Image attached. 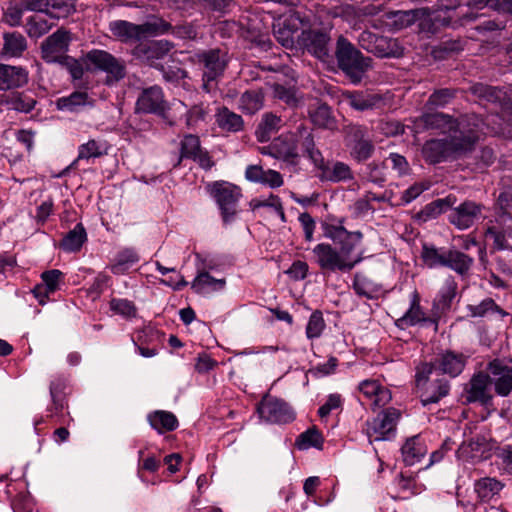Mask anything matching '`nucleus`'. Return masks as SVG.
<instances>
[{"instance_id": "53", "label": "nucleus", "mask_w": 512, "mask_h": 512, "mask_svg": "<svg viewBox=\"0 0 512 512\" xmlns=\"http://www.w3.org/2000/svg\"><path fill=\"white\" fill-rule=\"evenodd\" d=\"M7 104L12 110L28 113L35 107L36 100L27 93L15 92L8 96Z\"/></svg>"}, {"instance_id": "1", "label": "nucleus", "mask_w": 512, "mask_h": 512, "mask_svg": "<svg viewBox=\"0 0 512 512\" xmlns=\"http://www.w3.org/2000/svg\"><path fill=\"white\" fill-rule=\"evenodd\" d=\"M460 129L461 135L456 133L442 139L427 140L421 149L424 160L429 164H438L471 152L479 140L481 120L478 117L463 118Z\"/></svg>"}, {"instance_id": "60", "label": "nucleus", "mask_w": 512, "mask_h": 512, "mask_svg": "<svg viewBox=\"0 0 512 512\" xmlns=\"http://www.w3.org/2000/svg\"><path fill=\"white\" fill-rule=\"evenodd\" d=\"M325 322L322 313L318 310L314 311L308 321L306 327V335L309 339L318 338L322 334Z\"/></svg>"}, {"instance_id": "29", "label": "nucleus", "mask_w": 512, "mask_h": 512, "mask_svg": "<svg viewBox=\"0 0 512 512\" xmlns=\"http://www.w3.org/2000/svg\"><path fill=\"white\" fill-rule=\"evenodd\" d=\"M28 81L25 69L10 65H0V90L20 87Z\"/></svg>"}, {"instance_id": "62", "label": "nucleus", "mask_w": 512, "mask_h": 512, "mask_svg": "<svg viewBox=\"0 0 512 512\" xmlns=\"http://www.w3.org/2000/svg\"><path fill=\"white\" fill-rule=\"evenodd\" d=\"M455 97V90L443 88L434 91L427 101V105L435 107H444L452 101Z\"/></svg>"}, {"instance_id": "7", "label": "nucleus", "mask_w": 512, "mask_h": 512, "mask_svg": "<svg viewBox=\"0 0 512 512\" xmlns=\"http://www.w3.org/2000/svg\"><path fill=\"white\" fill-rule=\"evenodd\" d=\"M316 263L325 272H348L363 260V252L359 253L354 262H346L344 256L331 244L320 243L312 250Z\"/></svg>"}, {"instance_id": "6", "label": "nucleus", "mask_w": 512, "mask_h": 512, "mask_svg": "<svg viewBox=\"0 0 512 512\" xmlns=\"http://www.w3.org/2000/svg\"><path fill=\"white\" fill-rule=\"evenodd\" d=\"M209 191L221 211L223 221L231 222L237 214L241 189L229 182L217 181L209 185Z\"/></svg>"}, {"instance_id": "2", "label": "nucleus", "mask_w": 512, "mask_h": 512, "mask_svg": "<svg viewBox=\"0 0 512 512\" xmlns=\"http://www.w3.org/2000/svg\"><path fill=\"white\" fill-rule=\"evenodd\" d=\"M335 57L338 67L353 83H359L370 68L371 59L363 54L344 36L336 42Z\"/></svg>"}, {"instance_id": "28", "label": "nucleus", "mask_w": 512, "mask_h": 512, "mask_svg": "<svg viewBox=\"0 0 512 512\" xmlns=\"http://www.w3.org/2000/svg\"><path fill=\"white\" fill-rule=\"evenodd\" d=\"M489 445L486 437L476 435L464 441L458 448V457L466 461H475L483 457Z\"/></svg>"}, {"instance_id": "32", "label": "nucleus", "mask_w": 512, "mask_h": 512, "mask_svg": "<svg viewBox=\"0 0 512 512\" xmlns=\"http://www.w3.org/2000/svg\"><path fill=\"white\" fill-rule=\"evenodd\" d=\"M225 285L224 278L216 279L205 270V267H202L198 268V274L193 280L191 288L198 294H207L221 290Z\"/></svg>"}, {"instance_id": "43", "label": "nucleus", "mask_w": 512, "mask_h": 512, "mask_svg": "<svg viewBox=\"0 0 512 512\" xmlns=\"http://www.w3.org/2000/svg\"><path fill=\"white\" fill-rule=\"evenodd\" d=\"M3 40V52L6 55L19 57L27 49V41L19 32L5 33Z\"/></svg>"}, {"instance_id": "22", "label": "nucleus", "mask_w": 512, "mask_h": 512, "mask_svg": "<svg viewBox=\"0 0 512 512\" xmlns=\"http://www.w3.org/2000/svg\"><path fill=\"white\" fill-rule=\"evenodd\" d=\"M165 109L166 101L162 89L158 86L144 89L136 102L137 112L162 114Z\"/></svg>"}, {"instance_id": "51", "label": "nucleus", "mask_w": 512, "mask_h": 512, "mask_svg": "<svg viewBox=\"0 0 512 512\" xmlns=\"http://www.w3.org/2000/svg\"><path fill=\"white\" fill-rule=\"evenodd\" d=\"M363 234L360 231L348 232L337 244L338 250L344 256L346 262H354L356 257H352L353 250L361 243Z\"/></svg>"}, {"instance_id": "39", "label": "nucleus", "mask_w": 512, "mask_h": 512, "mask_svg": "<svg viewBox=\"0 0 512 512\" xmlns=\"http://www.w3.org/2000/svg\"><path fill=\"white\" fill-rule=\"evenodd\" d=\"M92 103L88 94L83 91H76L66 97H61L56 101V106L59 110L76 112L81 107L90 105Z\"/></svg>"}, {"instance_id": "46", "label": "nucleus", "mask_w": 512, "mask_h": 512, "mask_svg": "<svg viewBox=\"0 0 512 512\" xmlns=\"http://www.w3.org/2000/svg\"><path fill=\"white\" fill-rule=\"evenodd\" d=\"M66 388V379L62 376H55L50 382V396L52 400L53 409L58 413L61 412L66 406L67 402L64 395Z\"/></svg>"}, {"instance_id": "10", "label": "nucleus", "mask_w": 512, "mask_h": 512, "mask_svg": "<svg viewBox=\"0 0 512 512\" xmlns=\"http://www.w3.org/2000/svg\"><path fill=\"white\" fill-rule=\"evenodd\" d=\"M203 67V89L211 91V83L221 77L228 64L227 52L219 48L209 49L195 55Z\"/></svg>"}, {"instance_id": "36", "label": "nucleus", "mask_w": 512, "mask_h": 512, "mask_svg": "<svg viewBox=\"0 0 512 512\" xmlns=\"http://www.w3.org/2000/svg\"><path fill=\"white\" fill-rule=\"evenodd\" d=\"M449 390L450 385L446 378H435L421 395V402L424 406L437 403L441 398L448 395Z\"/></svg>"}, {"instance_id": "4", "label": "nucleus", "mask_w": 512, "mask_h": 512, "mask_svg": "<svg viewBox=\"0 0 512 512\" xmlns=\"http://www.w3.org/2000/svg\"><path fill=\"white\" fill-rule=\"evenodd\" d=\"M170 28L171 24L163 19H156L139 25L125 20H115L109 24L112 35L125 43L138 41L148 36L165 34Z\"/></svg>"}, {"instance_id": "63", "label": "nucleus", "mask_w": 512, "mask_h": 512, "mask_svg": "<svg viewBox=\"0 0 512 512\" xmlns=\"http://www.w3.org/2000/svg\"><path fill=\"white\" fill-rule=\"evenodd\" d=\"M457 284L453 279H448L439 295V304L442 308H448L456 295Z\"/></svg>"}, {"instance_id": "47", "label": "nucleus", "mask_w": 512, "mask_h": 512, "mask_svg": "<svg viewBox=\"0 0 512 512\" xmlns=\"http://www.w3.org/2000/svg\"><path fill=\"white\" fill-rule=\"evenodd\" d=\"M297 136H299L302 139L301 146L307 153L308 157L312 160L314 165L322 163V153L315 147L314 139L310 131L304 127L303 125H300L297 128V133H295Z\"/></svg>"}, {"instance_id": "13", "label": "nucleus", "mask_w": 512, "mask_h": 512, "mask_svg": "<svg viewBox=\"0 0 512 512\" xmlns=\"http://www.w3.org/2000/svg\"><path fill=\"white\" fill-rule=\"evenodd\" d=\"M330 42L329 33L320 29L303 30L298 37L299 45L321 61L330 58Z\"/></svg>"}, {"instance_id": "27", "label": "nucleus", "mask_w": 512, "mask_h": 512, "mask_svg": "<svg viewBox=\"0 0 512 512\" xmlns=\"http://www.w3.org/2000/svg\"><path fill=\"white\" fill-rule=\"evenodd\" d=\"M316 167L321 171L320 178L325 181L341 182L353 179L350 166L344 162L325 163L323 158L322 163L317 164Z\"/></svg>"}, {"instance_id": "15", "label": "nucleus", "mask_w": 512, "mask_h": 512, "mask_svg": "<svg viewBox=\"0 0 512 512\" xmlns=\"http://www.w3.org/2000/svg\"><path fill=\"white\" fill-rule=\"evenodd\" d=\"M309 23V19L299 11H291L285 18H279L273 24V34L276 40L286 48L294 45V34L301 26Z\"/></svg>"}, {"instance_id": "38", "label": "nucleus", "mask_w": 512, "mask_h": 512, "mask_svg": "<svg viewBox=\"0 0 512 512\" xmlns=\"http://www.w3.org/2000/svg\"><path fill=\"white\" fill-rule=\"evenodd\" d=\"M138 261V253L132 248H125L116 255L113 263L110 265V270L113 274L121 275L126 273Z\"/></svg>"}, {"instance_id": "17", "label": "nucleus", "mask_w": 512, "mask_h": 512, "mask_svg": "<svg viewBox=\"0 0 512 512\" xmlns=\"http://www.w3.org/2000/svg\"><path fill=\"white\" fill-rule=\"evenodd\" d=\"M490 376L479 372L474 374L470 381L465 385L463 399L464 403L478 402L481 405L488 406L492 401L490 393Z\"/></svg>"}, {"instance_id": "20", "label": "nucleus", "mask_w": 512, "mask_h": 512, "mask_svg": "<svg viewBox=\"0 0 512 512\" xmlns=\"http://www.w3.org/2000/svg\"><path fill=\"white\" fill-rule=\"evenodd\" d=\"M297 135L295 133L283 134L275 138L270 145L261 148L262 154H268L285 161H293L297 156Z\"/></svg>"}, {"instance_id": "25", "label": "nucleus", "mask_w": 512, "mask_h": 512, "mask_svg": "<svg viewBox=\"0 0 512 512\" xmlns=\"http://www.w3.org/2000/svg\"><path fill=\"white\" fill-rule=\"evenodd\" d=\"M41 279L42 283L36 285L32 292L39 304L44 305L49 295L60 289L63 283V273L57 269L48 270L41 274Z\"/></svg>"}, {"instance_id": "54", "label": "nucleus", "mask_w": 512, "mask_h": 512, "mask_svg": "<svg viewBox=\"0 0 512 512\" xmlns=\"http://www.w3.org/2000/svg\"><path fill=\"white\" fill-rule=\"evenodd\" d=\"M323 442L324 439L320 431L317 428L312 427L298 436L295 445L300 450H306L310 447L321 448Z\"/></svg>"}, {"instance_id": "55", "label": "nucleus", "mask_w": 512, "mask_h": 512, "mask_svg": "<svg viewBox=\"0 0 512 512\" xmlns=\"http://www.w3.org/2000/svg\"><path fill=\"white\" fill-rule=\"evenodd\" d=\"M201 150L202 149L198 136L192 134L185 135L181 141L180 156L177 163L175 164V167L179 166L181 161L185 158L193 159Z\"/></svg>"}, {"instance_id": "16", "label": "nucleus", "mask_w": 512, "mask_h": 512, "mask_svg": "<svg viewBox=\"0 0 512 512\" xmlns=\"http://www.w3.org/2000/svg\"><path fill=\"white\" fill-rule=\"evenodd\" d=\"M476 117L475 115H465L459 119L442 112L424 113L417 118L415 124L424 129L439 130L444 133L461 135L460 123L463 118Z\"/></svg>"}, {"instance_id": "61", "label": "nucleus", "mask_w": 512, "mask_h": 512, "mask_svg": "<svg viewBox=\"0 0 512 512\" xmlns=\"http://www.w3.org/2000/svg\"><path fill=\"white\" fill-rule=\"evenodd\" d=\"M24 10L17 2V0H11L7 9L4 12L3 21L9 26H19L21 23L22 15Z\"/></svg>"}, {"instance_id": "40", "label": "nucleus", "mask_w": 512, "mask_h": 512, "mask_svg": "<svg viewBox=\"0 0 512 512\" xmlns=\"http://www.w3.org/2000/svg\"><path fill=\"white\" fill-rule=\"evenodd\" d=\"M455 203V197L448 196L443 199H437L427 204L419 213V219L428 221L437 218L442 213L446 212Z\"/></svg>"}, {"instance_id": "11", "label": "nucleus", "mask_w": 512, "mask_h": 512, "mask_svg": "<svg viewBox=\"0 0 512 512\" xmlns=\"http://www.w3.org/2000/svg\"><path fill=\"white\" fill-rule=\"evenodd\" d=\"M86 60L96 69L107 74V83L118 82L126 75L123 61L117 59L105 50L94 49L86 54Z\"/></svg>"}, {"instance_id": "23", "label": "nucleus", "mask_w": 512, "mask_h": 512, "mask_svg": "<svg viewBox=\"0 0 512 512\" xmlns=\"http://www.w3.org/2000/svg\"><path fill=\"white\" fill-rule=\"evenodd\" d=\"M486 237L493 240L497 250L512 249V218L501 216L495 225L486 230Z\"/></svg>"}, {"instance_id": "3", "label": "nucleus", "mask_w": 512, "mask_h": 512, "mask_svg": "<svg viewBox=\"0 0 512 512\" xmlns=\"http://www.w3.org/2000/svg\"><path fill=\"white\" fill-rule=\"evenodd\" d=\"M489 7L493 10L512 14V0H440L439 8L459 18L461 24L478 17L473 10Z\"/></svg>"}, {"instance_id": "14", "label": "nucleus", "mask_w": 512, "mask_h": 512, "mask_svg": "<svg viewBox=\"0 0 512 512\" xmlns=\"http://www.w3.org/2000/svg\"><path fill=\"white\" fill-rule=\"evenodd\" d=\"M261 419L269 423L286 424L294 420L291 407L281 399L266 395L257 408Z\"/></svg>"}, {"instance_id": "45", "label": "nucleus", "mask_w": 512, "mask_h": 512, "mask_svg": "<svg viewBox=\"0 0 512 512\" xmlns=\"http://www.w3.org/2000/svg\"><path fill=\"white\" fill-rule=\"evenodd\" d=\"M281 126V118L272 114L266 113L263 115L260 124L256 130L258 141L266 142L270 139L271 135L278 131Z\"/></svg>"}, {"instance_id": "18", "label": "nucleus", "mask_w": 512, "mask_h": 512, "mask_svg": "<svg viewBox=\"0 0 512 512\" xmlns=\"http://www.w3.org/2000/svg\"><path fill=\"white\" fill-rule=\"evenodd\" d=\"M483 209L482 204L466 200L451 210L448 220L458 229L465 230L483 216Z\"/></svg>"}, {"instance_id": "56", "label": "nucleus", "mask_w": 512, "mask_h": 512, "mask_svg": "<svg viewBox=\"0 0 512 512\" xmlns=\"http://www.w3.org/2000/svg\"><path fill=\"white\" fill-rule=\"evenodd\" d=\"M447 250L443 248H436V247H428L424 246L422 250V259L424 263L430 267H438L446 265L447 260Z\"/></svg>"}, {"instance_id": "30", "label": "nucleus", "mask_w": 512, "mask_h": 512, "mask_svg": "<svg viewBox=\"0 0 512 512\" xmlns=\"http://www.w3.org/2000/svg\"><path fill=\"white\" fill-rule=\"evenodd\" d=\"M215 122L221 131L228 133H237L244 129L242 116L227 107H221L217 110Z\"/></svg>"}, {"instance_id": "5", "label": "nucleus", "mask_w": 512, "mask_h": 512, "mask_svg": "<svg viewBox=\"0 0 512 512\" xmlns=\"http://www.w3.org/2000/svg\"><path fill=\"white\" fill-rule=\"evenodd\" d=\"M344 142L350 156L357 162L369 159L375 147L368 128L359 124H350L344 129Z\"/></svg>"}, {"instance_id": "49", "label": "nucleus", "mask_w": 512, "mask_h": 512, "mask_svg": "<svg viewBox=\"0 0 512 512\" xmlns=\"http://www.w3.org/2000/svg\"><path fill=\"white\" fill-rule=\"evenodd\" d=\"M53 26L46 16L36 14L27 19L25 30L31 38H39L49 32Z\"/></svg>"}, {"instance_id": "37", "label": "nucleus", "mask_w": 512, "mask_h": 512, "mask_svg": "<svg viewBox=\"0 0 512 512\" xmlns=\"http://www.w3.org/2000/svg\"><path fill=\"white\" fill-rule=\"evenodd\" d=\"M148 421L152 428L159 433L173 431L178 426L176 416L168 411L158 410L148 415Z\"/></svg>"}, {"instance_id": "44", "label": "nucleus", "mask_w": 512, "mask_h": 512, "mask_svg": "<svg viewBox=\"0 0 512 512\" xmlns=\"http://www.w3.org/2000/svg\"><path fill=\"white\" fill-rule=\"evenodd\" d=\"M373 54L378 57H399L403 54V48L397 39L379 36L374 46Z\"/></svg>"}, {"instance_id": "26", "label": "nucleus", "mask_w": 512, "mask_h": 512, "mask_svg": "<svg viewBox=\"0 0 512 512\" xmlns=\"http://www.w3.org/2000/svg\"><path fill=\"white\" fill-rule=\"evenodd\" d=\"M172 48V43L167 40L151 41L136 46L133 54L152 65L155 60L164 58Z\"/></svg>"}, {"instance_id": "12", "label": "nucleus", "mask_w": 512, "mask_h": 512, "mask_svg": "<svg viewBox=\"0 0 512 512\" xmlns=\"http://www.w3.org/2000/svg\"><path fill=\"white\" fill-rule=\"evenodd\" d=\"M71 40V33L68 30L58 29L41 43V58L46 63H60L68 56Z\"/></svg>"}, {"instance_id": "8", "label": "nucleus", "mask_w": 512, "mask_h": 512, "mask_svg": "<svg viewBox=\"0 0 512 512\" xmlns=\"http://www.w3.org/2000/svg\"><path fill=\"white\" fill-rule=\"evenodd\" d=\"M466 364V357L462 353H454L447 351L443 353L435 364H423L417 372V385L420 386L422 381L429 380V376L435 374L439 376V371L449 374L451 377L459 375Z\"/></svg>"}, {"instance_id": "59", "label": "nucleus", "mask_w": 512, "mask_h": 512, "mask_svg": "<svg viewBox=\"0 0 512 512\" xmlns=\"http://www.w3.org/2000/svg\"><path fill=\"white\" fill-rule=\"evenodd\" d=\"M110 309L123 317H134L137 309L133 302L127 299L114 298L110 301Z\"/></svg>"}, {"instance_id": "48", "label": "nucleus", "mask_w": 512, "mask_h": 512, "mask_svg": "<svg viewBox=\"0 0 512 512\" xmlns=\"http://www.w3.org/2000/svg\"><path fill=\"white\" fill-rule=\"evenodd\" d=\"M346 99L353 109L359 111L373 109L381 100L377 95L365 94L363 92L349 93L347 94Z\"/></svg>"}, {"instance_id": "64", "label": "nucleus", "mask_w": 512, "mask_h": 512, "mask_svg": "<svg viewBox=\"0 0 512 512\" xmlns=\"http://www.w3.org/2000/svg\"><path fill=\"white\" fill-rule=\"evenodd\" d=\"M207 113V109L202 104L192 106L186 114L187 126L192 128L205 121Z\"/></svg>"}, {"instance_id": "33", "label": "nucleus", "mask_w": 512, "mask_h": 512, "mask_svg": "<svg viewBox=\"0 0 512 512\" xmlns=\"http://www.w3.org/2000/svg\"><path fill=\"white\" fill-rule=\"evenodd\" d=\"M504 483L493 477H483L474 483V491L482 503H488L499 495Z\"/></svg>"}, {"instance_id": "31", "label": "nucleus", "mask_w": 512, "mask_h": 512, "mask_svg": "<svg viewBox=\"0 0 512 512\" xmlns=\"http://www.w3.org/2000/svg\"><path fill=\"white\" fill-rule=\"evenodd\" d=\"M426 453L427 447L419 435L408 438L401 448L403 461L409 466L419 462Z\"/></svg>"}, {"instance_id": "19", "label": "nucleus", "mask_w": 512, "mask_h": 512, "mask_svg": "<svg viewBox=\"0 0 512 512\" xmlns=\"http://www.w3.org/2000/svg\"><path fill=\"white\" fill-rule=\"evenodd\" d=\"M487 371L495 392L500 396L509 395L512 391V366L504 360L495 359L488 364Z\"/></svg>"}, {"instance_id": "35", "label": "nucleus", "mask_w": 512, "mask_h": 512, "mask_svg": "<svg viewBox=\"0 0 512 512\" xmlns=\"http://www.w3.org/2000/svg\"><path fill=\"white\" fill-rule=\"evenodd\" d=\"M473 263L474 259L469 255L457 249L447 250V260L445 267L450 268L457 274L461 276L468 275Z\"/></svg>"}, {"instance_id": "58", "label": "nucleus", "mask_w": 512, "mask_h": 512, "mask_svg": "<svg viewBox=\"0 0 512 512\" xmlns=\"http://www.w3.org/2000/svg\"><path fill=\"white\" fill-rule=\"evenodd\" d=\"M273 97L282 101L290 107H296L299 103V98L293 88H287L280 84L272 86Z\"/></svg>"}, {"instance_id": "52", "label": "nucleus", "mask_w": 512, "mask_h": 512, "mask_svg": "<svg viewBox=\"0 0 512 512\" xmlns=\"http://www.w3.org/2000/svg\"><path fill=\"white\" fill-rule=\"evenodd\" d=\"M107 150L108 146L105 141L91 139L79 146L77 160L98 158L107 154Z\"/></svg>"}, {"instance_id": "24", "label": "nucleus", "mask_w": 512, "mask_h": 512, "mask_svg": "<svg viewBox=\"0 0 512 512\" xmlns=\"http://www.w3.org/2000/svg\"><path fill=\"white\" fill-rule=\"evenodd\" d=\"M358 388L360 393L371 401L373 410L386 406L392 400L391 391L377 380H364Z\"/></svg>"}, {"instance_id": "21", "label": "nucleus", "mask_w": 512, "mask_h": 512, "mask_svg": "<svg viewBox=\"0 0 512 512\" xmlns=\"http://www.w3.org/2000/svg\"><path fill=\"white\" fill-rule=\"evenodd\" d=\"M420 14L424 13L419 10L389 11L375 20L372 26L377 29L401 30L415 23Z\"/></svg>"}, {"instance_id": "34", "label": "nucleus", "mask_w": 512, "mask_h": 512, "mask_svg": "<svg viewBox=\"0 0 512 512\" xmlns=\"http://www.w3.org/2000/svg\"><path fill=\"white\" fill-rule=\"evenodd\" d=\"M312 123L321 129L336 130L337 120L326 103H318L308 111Z\"/></svg>"}, {"instance_id": "50", "label": "nucleus", "mask_w": 512, "mask_h": 512, "mask_svg": "<svg viewBox=\"0 0 512 512\" xmlns=\"http://www.w3.org/2000/svg\"><path fill=\"white\" fill-rule=\"evenodd\" d=\"M353 289L357 295L372 299L380 291V286L365 275L357 273L354 276Z\"/></svg>"}, {"instance_id": "9", "label": "nucleus", "mask_w": 512, "mask_h": 512, "mask_svg": "<svg viewBox=\"0 0 512 512\" xmlns=\"http://www.w3.org/2000/svg\"><path fill=\"white\" fill-rule=\"evenodd\" d=\"M400 416L398 409L390 407L381 411L372 420L366 421L363 432L369 442L388 440L394 434Z\"/></svg>"}, {"instance_id": "42", "label": "nucleus", "mask_w": 512, "mask_h": 512, "mask_svg": "<svg viewBox=\"0 0 512 512\" xmlns=\"http://www.w3.org/2000/svg\"><path fill=\"white\" fill-rule=\"evenodd\" d=\"M264 95L261 90L253 89L244 92L238 102V108L247 114H254L263 107Z\"/></svg>"}, {"instance_id": "41", "label": "nucleus", "mask_w": 512, "mask_h": 512, "mask_svg": "<svg viewBox=\"0 0 512 512\" xmlns=\"http://www.w3.org/2000/svg\"><path fill=\"white\" fill-rule=\"evenodd\" d=\"M86 240L87 234L85 228L81 223H78L62 239L60 247L67 252H77L81 249Z\"/></svg>"}, {"instance_id": "57", "label": "nucleus", "mask_w": 512, "mask_h": 512, "mask_svg": "<svg viewBox=\"0 0 512 512\" xmlns=\"http://www.w3.org/2000/svg\"><path fill=\"white\" fill-rule=\"evenodd\" d=\"M408 325H415L421 321H425L424 312L420 307V298L416 291L412 293V300L409 310L404 314L401 319Z\"/></svg>"}]
</instances>
